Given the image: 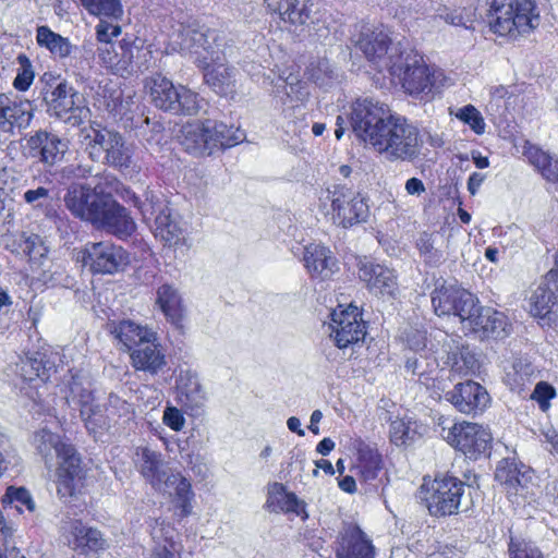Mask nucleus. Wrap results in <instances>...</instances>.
<instances>
[{"instance_id":"obj_1","label":"nucleus","mask_w":558,"mask_h":558,"mask_svg":"<svg viewBox=\"0 0 558 558\" xmlns=\"http://www.w3.org/2000/svg\"><path fill=\"white\" fill-rule=\"evenodd\" d=\"M64 204L74 217L118 239L125 240L136 230V223L128 208L99 185L71 186L64 196Z\"/></svg>"},{"instance_id":"obj_2","label":"nucleus","mask_w":558,"mask_h":558,"mask_svg":"<svg viewBox=\"0 0 558 558\" xmlns=\"http://www.w3.org/2000/svg\"><path fill=\"white\" fill-rule=\"evenodd\" d=\"M386 69L390 84L407 95L428 101L434 98L440 71L426 64L423 56L408 43L386 39Z\"/></svg>"},{"instance_id":"obj_3","label":"nucleus","mask_w":558,"mask_h":558,"mask_svg":"<svg viewBox=\"0 0 558 558\" xmlns=\"http://www.w3.org/2000/svg\"><path fill=\"white\" fill-rule=\"evenodd\" d=\"M244 133L222 121L203 119L186 122L181 126L179 142L183 149L194 156H211L240 144Z\"/></svg>"},{"instance_id":"obj_4","label":"nucleus","mask_w":558,"mask_h":558,"mask_svg":"<svg viewBox=\"0 0 558 558\" xmlns=\"http://www.w3.org/2000/svg\"><path fill=\"white\" fill-rule=\"evenodd\" d=\"M489 5L490 29L512 38L529 34L539 25V14L533 0H486Z\"/></svg>"},{"instance_id":"obj_5","label":"nucleus","mask_w":558,"mask_h":558,"mask_svg":"<svg viewBox=\"0 0 558 558\" xmlns=\"http://www.w3.org/2000/svg\"><path fill=\"white\" fill-rule=\"evenodd\" d=\"M48 441L54 449L58 464L56 468V486L58 496L72 498L82 494L86 486L87 470L74 445L47 432Z\"/></svg>"},{"instance_id":"obj_6","label":"nucleus","mask_w":558,"mask_h":558,"mask_svg":"<svg viewBox=\"0 0 558 558\" xmlns=\"http://www.w3.org/2000/svg\"><path fill=\"white\" fill-rule=\"evenodd\" d=\"M470 487L456 476L441 474L434 478L423 477L418 498L434 517L457 514L465 490Z\"/></svg>"},{"instance_id":"obj_7","label":"nucleus","mask_w":558,"mask_h":558,"mask_svg":"<svg viewBox=\"0 0 558 558\" xmlns=\"http://www.w3.org/2000/svg\"><path fill=\"white\" fill-rule=\"evenodd\" d=\"M320 206L335 225L351 228L366 221L369 207L364 197L344 184H335L319 196Z\"/></svg>"},{"instance_id":"obj_8","label":"nucleus","mask_w":558,"mask_h":558,"mask_svg":"<svg viewBox=\"0 0 558 558\" xmlns=\"http://www.w3.org/2000/svg\"><path fill=\"white\" fill-rule=\"evenodd\" d=\"M149 96L154 106L173 114L194 116L202 109L203 98L186 86L174 84L157 74L150 78Z\"/></svg>"},{"instance_id":"obj_9","label":"nucleus","mask_w":558,"mask_h":558,"mask_svg":"<svg viewBox=\"0 0 558 558\" xmlns=\"http://www.w3.org/2000/svg\"><path fill=\"white\" fill-rule=\"evenodd\" d=\"M350 108L349 122L355 136L378 153H384L383 108L368 98L355 99Z\"/></svg>"},{"instance_id":"obj_10","label":"nucleus","mask_w":558,"mask_h":558,"mask_svg":"<svg viewBox=\"0 0 558 558\" xmlns=\"http://www.w3.org/2000/svg\"><path fill=\"white\" fill-rule=\"evenodd\" d=\"M78 259L93 275H113L130 264V254L110 241L87 242Z\"/></svg>"},{"instance_id":"obj_11","label":"nucleus","mask_w":558,"mask_h":558,"mask_svg":"<svg viewBox=\"0 0 558 558\" xmlns=\"http://www.w3.org/2000/svg\"><path fill=\"white\" fill-rule=\"evenodd\" d=\"M330 338L338 349H347L363 342L367 335V323L362 311L353 305L339 304L330 313Z\"/></svg>"},{"instance_id":"obj_12","label":"nucleus","mask_w":558,"mask_h":558,"mask_svg":"<svg viewBox=\"0 0 558 558\" xmlns=\"http://www.w3.org/2000/svg\"><path fill=\"white\" fill-rule=\"evenodd\" d=\"M448 420H442L440 436L453 448L463 452L470 459H476L485 453L492 440L490 433L482 425L470 422L453 423L446 426Z\"/></svg>"},{"instance_id":"obj_13","label":"nucleus","mask_w":558,"mask_h":558,"mask_svg":"<svg viewBox=\"0 0 558 558\" xmlns=\"http://www.w3.org/2000/svg\"><path fill=\"white\" fill-rule=\"evenodd\" d=\"M418 154L417 129L405 118L390 114L386 119V155L390 159L413 160Z\"/></svg>"},{"instance_id":"obj_14","label":"nucleus","mask_w":558,"mask_h":558,"mask_svg":"<svg viewBox=\"0 0 558 558\" xmlns=\"http://www.w3.org/2000/svg\"><path fill=\"white\" fill-rule=\"evenodd\" d=\"M89 142L87 149L93 160H100L113 167H128L130 155L120 133L107 128L93 129V134L87 136Z\"/></svg>"},{"instance_id":"obj_15","label":"nucleus","mask_w":558,"mask_h":558,"mask_svg":"<svg viewBox=\"0 0 558 558\" xmlns=\"http://www.w3.org/2000/svg\"><path fill=\"white\" fill-rule=\"evenodd\" d=\"M461 323L464 329L480 338H502L509 335L510 325L507 317L492 307L478 306L476 298L474 307L462 318Z\"/></svg>"},{"instance_id":"obj_16","label":"nucleus","mask_w":558,"mask_h":558,"mask_svg":"<svg viewBox=\"0 0 558 558\" xmlns=\"http://www.w3.org/2000/svg\"><path fill=\"white\" fill-rule=\"evenodd\" d=\"M475 296L468 290L442 283L432 293L434 311L438 316L456 315L462 320L474 307Z\"/></svg>"},{"instance_id":"obj_17","label":"nucleus","mask_w":558,"mask_h":558,"mask_svg":"<svg viewBox=\"0 0 558 558\" xmlns=\"http://www.w3.org/2000/svg\"><path fill=\"white\" fill-rule=\"evenodd\" d=\"M336 558H375L371 537L354 522L343 525L336 541Z\"/></svg>"},{"instance_id":"obj_18","label":"nucleus","mask_w":558,"mask_h":558,"mask_svg":"<svg viewBox=\"0 0 558 558\" xmlns=\"http://www.w3.org/2000/svg\"><path fill=\"white\" fill-rule=\"evenodd\" d=\"M34 117L33 104L28 99L0 94V132L13 134L26 129Z\"/></svg>"},{"instance_id":"obj_19","label":"nucleus","mask_w":558,"mask_h":558,"mask_svg":"<svg viewBox=\"0 0 558 558\" xmlns=\"http://www.w3.org/2000/svg\"><path fill=\"white\" fill-rule=\"evenodd\" d=\"M130 362L135 371L153 376L166 367L167 356L156 332L142 338V342L130 352Z\"/></svg>"},{"instance_id":"obj_20","label":"nucleus","mask_w":558,"mask_h":558,"mask_svg":"<svg viewBox=\"0 0 558 558\" xmlns=\"http://www.w3.org/2000/svg\"><path fill=\"white\" fill-rule=\"evenodd\" d=\"M68 543L74 551L83 556L98 555L108 547L102 532L85 524L81 519L69 521Z\"/></svg>"},{"instance_id":"obj_21","label":"nucleus","mask_w":558,"mask_h":558,"mask_svg":"<svg viewBox=\"0 0 558 558\" xmlns=\"http://www.w3.org/2000/svg\"><path fill=\"white\" fill-rule=\"evenodd\" d=\"M271 15L286 25L300 27L313 23L314 0H263Z\"/></svg>"},{"instance_id":"obj_22","label":"nucleus","mask_w":558,"mask_h":558,"mask_svg":"<svg viewBox=\"0 0 558 558\" xmlns=\"http://www.w3.org/2000/svg\"><path fill=\"white\" fill-rule=\"evenodd\" d=\"M445 398L458 411L465 414L483 411L489 403L486 389L472 380L456 385L451 391L446 392Z\"/></svg>"},{"instance_id":"obj_23","label":"nucleus","mask_w":558,"mask_h":558,"mask_svg":"<svg viewBox=\"0 0 558 558\" xmlns=\"http://www.w3.org/2000/svg\"><path fill=\"white\" fill-rule=\"evenodd\" d=\"M530 313L542 326L558 328V295L553 284L542 280L530 298Z\"/></svg>"},{"instance_id":"obj_24","label":"nucleus","mask_w":558,"mask_h":558,"mask_svg":"<svg viewBox=\"0 0 558 558\" xmlns=\"http://www.w3.org/2000/svg\"><path fill=\"white\" fill-rule=\"evenodd\" d=\"M265 506L270 512L293 513L302 521H306L310 517L306 502L300 499L295 493L288 492L287 487L278 482L269 484Z\"/></svg>"},{"instance_id":"obj_25","label":"nucleus","mask_w":558,"mask_h":558,"mask_svg":"<svg viewBox=\"0 0 558 558\" xmlns=\"http://www.w3.org/2000/svg\"><path fill=\"white\" fill-rule=\"evenodd\" d=\"M29 155L40 162L53 166L62 159L66 145L54 134L38 131L27 141Z\"/></svg>"},{"instance_id":"obj_26","label":"nucleus","mask_w":558,"mask_h":558,"mask_svg":"<svg viewBox=\"0 0 558 558\" xmlns=\"http://www.w3.org/2000/svg\"><path fill=\"white\" fill-rule=\"evenodd\" d=\"M45 99L48 111L65 121H70L76 111L82 110L77 104L78 93L66 81L58 83Z\"/></svg>"},{"instance_id":"obj_27","label":"nucleus","mask_w":558,"mask_h":558,"mask_svg":"<svg viewBox=\"0 0 558 558\" xmlns=\"http://www.w3.org/2000/svg\"><path fill=\"white\" fill-rule=\"evenodd\" d=\"M533 473L530 469L518 466L514 460H501L495 472V480L500 483L509 495H523L532 481Z\"/></svg>"},{"instance_id":"obj_28","label":"nucleus","mask_w":558,"mask_h":558,"mask_svg":"<svg viewBox=\"0 0 558 558\" xmlns=\"http://www.w3.org/2000/svg\"><path fill=\"white\" fill-rule=\"evenodd\" d=\"M303 263L311 278L325 280L333 274L337 259L329 247L323 244L310 243L304 246Z\"/></svg>"},{"instance_id":"obj_29","label":"nucleus","mask_w":558,"mask_h":558,"mask_svg":"<svg viewBox=\"0 0 558 558\" xmlns=\"http://www.w3.org/2000/svg\"><path fill=\"white\" fill-rule=\"evenodd\" d=\"M133 43L122 39L119 43L98 48V58L100 63L113 74L123 76L133 64Z\"/></svg>"},{"instance_id":"obj_30","label":"nucleus","mask_w":558,"mask_h":558,"mask_svg":"<svg viewBox=\"0 0 558 558\" xmlns=\"http://www.w3.org/2000/svg\"><path fill=\"white\" fill-rule=\"evenodd\" d=\"M156 306L166 320L178 329L183 328L185 306L178 289L170 283H162L156 291Z\"/></svg>"},{"instance_id":"obj_31","label":"nucleus","mask_w":558,"mask_h":558,"mask_svg":"<svg viewBox=\"0 0 558 558\" xmlns=\"http://www.w3.org/2000/svg\"><path fill=\"white\" fill-rule=\"evenodd\" d=\"M353 450L355 456V468L365 482L373 481L381 470V454L375 445H371L361 438L354 439Z\"/></svg>"},{"instance_id":"obj_32","label":"nucleus","mask_w":558,"mask_h":558,"mask_svg":"<svg viewBox=\"0 0 558 558\" xmlns=\"http://www.w3.org/2000/svg\"><path fill=\"white\" fill-rule=\"evenodd\" d=\"M197 66L203 71L205 83L218 95L228 97L234 94L235 81L232 69L225 64L210 65L206 58L196 59Z\"/></svg>"},{"instance_id":"obj_33","label":"nucleus","mask_w":558,"mask_h":558,"mask_svg":"<svg viewBox=\"0 0 558 558\" xmlns=\"http://www.w3.org/2000/svg\"><path fill=\"white\" fill-rule=\"evenodd\" d=\"M355 47L363 52L364 57L372 65H374L376 71H381L380 62L384 57L383 31L363 26L357 39L355 40Z\"/></svg>"},{"instance_id":"obj_34","label":"nucleus","mask_w":558,"mask_h":558,"mask_svg":"<svg viewBox=\"0 0 558 558\" xmlns=\"http://www.w3.org/2000/svg\"><path fill=\"white\" fill-rule=\"evenodd\" d=\"M150 535L155 543L150 558H179L181 548L174 542L173 537L168 536L169 526L160 518L151 519Z\"/></svg>"},{"instance_id":"obj_35","label":"nucleus","mask_w":558,"mask_h":558,"mask_svg":"<svg viewBox=\"0 0 558 558\" xmlns=\"http://www.w3.org/2000/svg\"><path fill=\"white\" fill-rule=\"evenodd\" d=\"M523 155L548 182L558 183V158L526 141Z\"/></svg>"},{"instance_id":"obj_36","label":"nucleus","mask_w":558,"mask_h":558,"mask_svg":"<svg viewBox=\"0 0 558 558\" xmlns=\"http://www.w3.org/2000/svg\"><path fill=\"white\" fill-rule=\"evenodd\" d=\"M36 44L46 49L49 53L59 59H65L73 52V45L68 37L53 32L47 25H40L36 28Z\"/></svg>"},{"instance_id":"obj_37","label":"nucleus","mask_w":558,"mask_h":558,"mask_svg":"<svg viewBox=\"0 0 558 558\" xmlns=\"http://www.w3.org/2000/svg\"><path fill=\"white\" fill-rule=\"evenodd\" d=\"M109 326L110 333L119 340L129 352L142 342V338L148 337V335L154 332L130 319L112 322Z\"/></svg>"},{"instance_id":"obj_38","label":"nucleus","mask_w":558,"mask_h":558,"mask_svg":"<svg viewBox=\"0 0 558 558\" xmlns=\"http://www.w3.org/2000/svg\"><path fill=\"white\" fill-rule=\"evenodd\" d=\"M445 345L449 348L447 361L452 371L458 374L468 375L477 367V359L475 354L464 345H459L453 339H450Z\"/></svg>"},{"instance_id":"obj_39","label":"nucleus","mask_w":558,"mask_h":558,"mask_svg":"<svg viewBox=\"0 0 558 558\" xmlns=\"http://www.w3.org/2000/svg\"><path fill=\"white\" fill-rule=\"evenodd\" d=\"M420 436L417 424L410 416L404 414L390 422L389 439L397 447H407Z\"/></svg>"},{"instance_id":"obj_40","label":"nucleus","mask_w":558,"mask_h":558,"mask_svg":"<svg viewBox=\"0 0 558 558\" xmlns=\"http://www.w3.org/2000/svg\"><path fill=\"white\" fill-rule=\"evenodd\" d=\"M0 504L4 509L13 507L20 514L36 510L35 500L31 492L24 486L9 485L0 498Z\"/></svg>"},{"instance_id":"obj_41","label":"nucleus","mask_w":558,"mask_h":558,"mask_svg":"<svg viewBox=\"0 0 558 558\" xmlns=\"http://www.w3.org/2000/svg\"><path fill=\"white\" fill-rule=\"evenodd\" d=\"M161 462L158 454L144 448L142 451L141 475L155 488H159L165 482V472L160 469Z\"/></svg>"},{"instance_id":"obj_42","label":"nucleus","mask_w":558,"mask_h":558,"mask_svg":"<svg viewBox=\"0 0 558 558\" xmlns=\"http://www.w3.org/2000/svg\"><path fill=\"white\" fill-rule=\"evenodd\" d=\"M357 267V276L363 282H365L367 289L371 291L381 292L384 287V267L379 264H375L368 257L361 258Z\"/></svg>"},{"instance_id":"obj_43","label":"nucleus","mask_w":558,"mask_h":558,"mask_svg":"<svg viewBox=\"0 0 558 558\" xmlns=\"http://www.w3.org/2000/svg\"><path fill=\"white\" fill-rule=\"evenodd\" d=\"M177 486L174 492L175 508L179 510V517L184 519L192 513V501L194 492L191 482L182 474L175 475Z\"/></svg>"},{"instance_id":"obj_44","label":"nucleus","mask_w":558,"mask_h":558,"mask_svg":"<svg viewBox=\"0 0 558 558\" xmlns=\"http://www.w3.org/2000/svg\"><path fill=\"white\" fill-rule=\"evenodd\" d=\"M16 62L19 66L12 86L16 92L24 93L33 85L36 74L32 60L25 53H19Z\"/></svg>"},{"instance_id":"obj_45","label":"nucleus","mask_w":558,"mask_h":558,"mask_svg":"<svg viewBox=\"0 0 558 558\" xmlns=\"http://www.w3.org/2000/svg\"><path fill=\"white\" fill-rule=\"evenodd\" d=\"M87 12L95 16L119 19L122 13L120 0H80Z\"/></svg>"},{"instance_id":"obj_46","label":"nucleus","mask_w":558,"mask_h":558,"mask_svg":"<svg viewBox=\"0 0 558 558\" xmlns=\"http://www.w3.org/2000/svg\"><path fill=\"white\" fill-rule=\"evenodd\" d=\"M155 236L165 242V245H175L180 240V229L171 220L170 215H158L155 219Z\"/></svg>"},{"instance_id":"obj_47","label":"nucleus","mask_w":558,"mask_h":558,"mask_svg":"<svg viewBox=\"0 0 558 558\" xmlns=\"http://www.w3.org/2000/svg\"><path fill=\"white\" fill-rule=\"evenodd\" d=\"M77 403L80 414L86 427H88L92 424L93 416L100 412L99 405L95 403L94 392L89 389L82 388L78 393Z\"/></svg>"},{"instance_id":"obj_48","label":"nucleus","mask_w":558,"mask_h":558,"mask_svg":"<svg viewBox=\"0 0 558 558\" xmlns=\"http://www.w3.org/2000/svg\"><path fill=\"white\" fill-rule=\"evenodd\" d=\"M508 551L510 558H544L542 551L525 539L511 537Z\"/></svg>"},{"instance_id":"obj_49","label":"nucleus","mask_w":558,"mask_h":558,"mask_svg":"<svg viewBox=\"0 0 558 558\" xmlns=\"http://www.w3.org/2000/svg\"><path fill=\"white\" fill-rule=\"evenodd\" d=\"M456 117L464 122L465 124H469L470 128L476 133L482 134L485 131V122L481 114V112L472 105H466L463 108H461Z\"/></svg>"},{"instance_id":"obj_50","label":"nucleus","mask_w":558,"mask_h":558,"mask_svg":"<svg viewBox=\"0 0 558 558\" xmlns=\"http://www.w3.org/2000/svg\"><path fill=\"white\" fill-rule=\"evenodd\" d=\"M22 371L26 381L40 379L41 381L46 383L50 377L49 369L46 367V363L43 360L36 357L28 359L27 362L24 363Z\"/></svg>"},{"instance_id":"obj_51","label":"nucleus","mask_w":558,"mask_h":558,"mask_svg":"<svg viewBox=\"0 0 558 558\" xmlns=\"http://www.w3.org/2000/svg\"><path fill=\"white\" fill-rule=\"evenodd\" d=\"M402 340L414 353L423 352L427 345L426 332L413 327H409L403 331Z\"/></svg>"},{"instance_id":"obj_52","label":"nucleus","mask_w":558,"mask_h":558,"mask_svg":"<svg viewBox=\"0 0 558 558\" xmlns=\"http://www.w3.org/2000/svg\"><path fill=\"white\" fill-rule=\"evenodd\" d=\"M96 38L99 43L105 46H109L112 43V38L120 36L122 29L119 25H113L105 20H100L95 27Z\"/></svg>"},{"instance_id":"obj_53","label":"nucleus","mask_w":558,"mask_h":558,"mask_svg":"<svg viewBox=\"0 0 558 558\" xmlns=\"http://www.w3.org/2000/svg\"><path fill=\"white\" fill-rule=\"evenodd\" d=\"M23 199L26 204L33 206L34 209L43 208L47 201L50 199V191L44 186L27 190L23 194Z\"/></svg>"},{"instance_id":"obj_54","label":"nucleus","mask_w":558,"mask_h":558,"mask_svg":"<svg viewBox=\"0 0 558 558\" xmlns=\"http://www.w3.org/2000/svg\"><path fill=\"white\" fill-rule=\"evenodd\" d=\"M531 397L538 402L543 411H546L549 408V400L555 397V389L547 383L541 381L536 385Z\"/></svg>"},{"instance_id":"obj_55","label":"nucleus","mask_w":558,"mask_h":558,"mask_svg":"<svg viewBox=\"0 0 558 558\" xmlns=\"http://www.w3.org/2000/svg\"><path fill=\"white\" fill-rule=\"evenodd\" d=\"M163 424L174 432H180L185 424L183 413L175 407H168L163 412Z\"/></svg>"},{"instance_id":"obj_56","label":"nucleus","mask_w":558,"mask_h":558,"mask_svg":"<svg viewBox=\"0 0 558 558\" xmlns=\"http://www.w3.org/2000/svg\"><path fill=\"white\" fill-rule=\"evenodd\" d=\"M437 16L446 23L453 26H465L469 19L464 16V10H449L448 8H439L437 10Z\"/></svg>"},{"instance_id":"obj_57","label":"nucleus","mask_w":558,"mask_h":558,"mask_svg":"<svg viewBox=\"0 0 558 558\" xmlns=\"http://www.w3.org/2000/svg\"><path fill=\"white\" fill-rule=\"evenodd\" d=\"M23 251L22 256L27 257L28 259H36L37 256H43L41 251V240L39 235L37 234H27L26 233V240H22Z\"/></svg>"},{"instance_id":"obj_58","label":"nucleus","mask_w":558,"mask_h":558,"mask_svg":"<svg viewBox=\"0 0 558 558\" xmlns=\"http://www.w3.org/2000/svg\"><path fill=\"white\" fill-rule=\"evenodd\" d=\"M22 240H26V232H19L5 235V248L15 255L22 256V252H24V243Z\"/></svg>"},{"instance_id":"obj_59","label":"nucleus","mask_w":558,"mask_h":558,"mask_svg":"<svg viewBox=\"0 0 558 558\" xmlns=\"http://www.w3.org/2000/svg\"><path fill=\"white\" fill-rule=\"evenodd\" d=\"M423 357H425V355L422 352L415 353L413 356H408L405 360L407 372L412 375L422 376L425 373V368H423Z\"/></svg>"},{"instance_id":"obj_60","label":"nucleus","mask_w":558,"mask_h":558,"mask_svg":"<svg viewBox=\"0 0 558 558\" xmlns=\"http://www.w3.org/2000/svg\"><path fill=\"white\" fill-rule=\"evenodd\" d=\"M192 40L194 41L193 45H191L192 49H195L194 52L198 53L197 48H203L204 50H208L210 48V45L208 43V36L206 33L193 29L192 31Z\"/></svg>"},{"instance_id":"obj_61","label":"nucleus","mask_w":558,"mask_h":558,"mask_svg":"<svg viewBox=\"0 0 558 558\" xmlns=\"http://www.w3.org/2000/svg\"><path fill=\"white\" fill-rule=\"evenodd\" d=\"M171 15H175L178 17L179 23V33H186L190 34V28L194 25L190 23L191 16L186 13H184L182 10H175L171 12Z\"/></svg>"},{"instance_id":"obj_62","label":"nucleus","mask_w":558,"mask_h":558,"mask_svg":"<svg viewBox=\"0 0 558 558\" xmlns=\"http://www.w3.org/2000/svg\"><path fill=\"white\" fill-rule=\"evenodd\" d=\"M405 191L410 195H420L425 192V185L422 180L417 178H411L405 183Z\"/></svg>"},{"instance_id":"obj_63","label":"nucleus","mask_w":558,"mask_h":558,"mask_svg":"<svg viewBox=\"0 0 558 558\" xmlns=\"http://www.w3.org/2000/svg\"><path fill=\"white\" fill-rule=\"evenodd\" d=\"M484 179L485 177L478 172H474L469 177L468 190L472 195H474L478 191L482 183L484 182Z\"/></svg>"},{"instance_id":"obj_64","label":"nucleus","mask_w":558,"mask_h":558,"mask_svg":"<svg viewBox=\"0 0 558 558\" xmlns=\"http://www.w3.org/2000/svg\"><path fill=\"white\" fill-rule=\"evenodd\" d=\"M339 488L348 494H353L356 490V483L353 476L345 475L338 482Z\"/></svg>"}]
</instances>
